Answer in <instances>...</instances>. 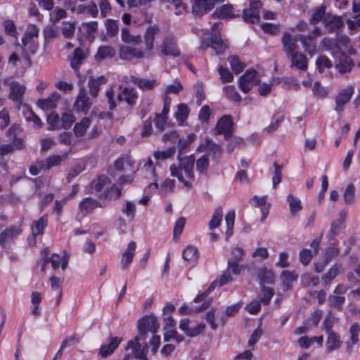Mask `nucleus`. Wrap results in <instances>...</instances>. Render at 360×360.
<instances>
[{
    "label": "nucleus",
    "instance_id": "obj_53",
    "mask_svg": "<svg viewBox=\"0 0 360 360\" xmlns=\"http://www.w3.org/2000/svg\"><path fill=\"white\" fill-rule=\"evenodd\" d=\"M189 109L187 105L181 103L178 105L177 111L175 113L176 120L181 122H184L188 117Z\"/></svg>",
    "mask_w": 360,
    "mask_h": 360
},
{
    "label": "nucleus",
    "instance_id": "obj_5",
    "mask_svg": "<svg viewBox=\"0 0 360 360\" xmlns=\"http://www.w3.org/2000/svg\"><path fill=\"white\" fill-rule=\"evenodd\" d=\"M262 5V2L259 0L250 1L249 8H245L243 12L244 20L252 24L259 22L260 19L259 10Z\"/></svg>",
    "mask_w": 360,
    "mask_h": 360
},
{
    "label": "nucleus",
    "instance_id": "obj_44",
    "mask_svg": "<svg viewBox=\"0 0 360 360\" xmlns=\"http://www.w3.org/2000/svg\"><path fill=\"white\" fill-rule=\"evenodd\" d=\"M110 184V179L108 176L101 175L91 182V186L92 188L94 189L96 192H100L102 191L105 186Z\"/></svg>",
    "mask_w": 360,
    "mask_h": 360
},
{
    "label": "nucleus",
    "instance_id": "obj_61",
    "mask_svg": "<svg viewBox=\"0 0 360 360\" xmlns=\"http://www.w3.org/2000/svg\"><path fill=\"white\" fill-rule=\"evenodd\" d=\"M5 32L13 37H17L18 32L17 31L14 22L11 20H6L4 22Z\"/></svg>",
    "mask_w": 360,
    "mask_h": 360
},
{
    "label": "nucleus",
    "instance_id": "obj_50",
    "mask_svg": "<svg viewBox=\"0 0 360 360\" xmlns=\"http://www.w3.org/2000/svg\"><path fill=\"white\" fill-rule=\"evenodd\" d=\"M226 97L234 102H240L241 97L233 85H228L224 87Z\"/></svg>",
    "mask_w": 360,
    "mask_h": 360
},
{
    "label": "nucleus",
    "instance_id": "obj_17",
    "mask_svg": "<svg viewBox=\"0 0 360 360\" xmlns=\"http://www.w3.org/2000/svg\"><path fill=\"white\" fill-rule=\"evenodd\" d=\"M354 92L352 87H347L342 89L335 98L336 107L335 110L338 113H340L344 110V105L348 103L352 97Z\"/></svg>",
    "mask_w": 360,
    "mask_h": 360
},
{
    "label": "nucleus",
    "instance_id": "obj_26",
    "mask_svg": "<svg viewBox=\"0 0 360 360\" xmlns=\"http://www.w3.org/2000/svg\"><path fill=\"white\" fill-rule=\"evenodd\" d=\"M326 333L328 338L326 340V349L328 352H331L335 349H338L341 346V342L340 336L334 333L332 330H330V326H326Z\"/></svg>",
    "mask_w": 360,
    "mask_h": 360
},
{
    "label": "nucleus",
    "instance_id": "obj_7",
    "mask_svg": "<svg viewBox=\"0 0 360 360\" xmlns=\"http://www.w3.org/2000/svg\"><path fill=\"white\" fill-rule=\"evenodd\" d=\"M161 53L165 56L178 57L180 56V51L177 46L176 37L173 35L166 36L160 46Z\"/></svg>",
    "mask_w": 360,
    "mask_h": 360
},
{
    "label": "nucleus",
    "instance_id": "obj_34",
    "mask_svg": "<svg viewBox=\"0 0 360 360\" xmlns=\"http://www.w3.org/2000/svg\"><path fill=\"white\" fill-rule=\"evenodd\" d=\"M342 58L340 59L339 63L336 64L335 68L341 74L350 71L354 65L352 60L344 53H342Z\"/></svg>",
    "mask_w": 360,
    "mask_h": 360
},
{
    "label": "nucleus",
    "instance_id": "obj_39",
    "mask_svg": "<svg viewBox=\"0 0 360 360\" xmlns=\"http://www.w3.org/2000/svg\"><path fill=\"white\" fill-rule=\"evenodd\" d=\"M213 15L221 19L229 17H239V14L235 15L233 13V6L231 4H225L217 8Z\"/></svg>",
    "mask_w": 360,
    "mask_h": 360
},
{
    "label": "nucleus",
    "instance_id": "obj_62",
    "mask_svg": "<svg viewBox=\"0 0 360 360\" xmlns=\"http://www.w3.org/2000/svg\"><path fill=\"white\" fill-rule=\"evenodd\" d=\"M209 167V160L207 155H203L196 161V169L200 173H206Z\"/></svg>",
    "mask_w": 360,
    "mask_h": 360
},
{
    "label": "nucleus",
    "instance_id": "obj_54",
    "mask_svg": "<svg viewBox=\"0 0 360 360\" xmlns=\"http://www.w3.org/2000/svg\"><path fill=\"white\" fill-rule=\"evenodd\" d=\"M183 258L186 261H195L198 259V250L196 248L188 245L183 252Z\"/></svg>",
    "mask_w": 360,
    "mask_h": 360
},
{
    "label": "nucleus",
    "instance_id": "obj_1",
    "mask_svg": "<svg viewBox=\"0 0 360 360\" xmlns=\"http://www.w3.org/2000/svg\"><path fill=\"white\" fill-rule=\"evenodd\" d=\"M189 143L184 139H179L178 143L179 165L176 166L174 164L169 167L171 175L176 177L178 180L183 183L187 189L192 188V184L195 180L193 173V166L195 163V158L193 155L181 158V152L185 150Z\"/></svg>",
    "mask_w": 360,
    "mask_h": 360
},
{
    "label": "nucleus",
    "instance_id": "obj_11",
    "mask_svg": "<svg viewBox=\"0 0 360 360\" xmlns=\"http://www.w3.org/2000/svg\"><path fill=\"white\" fill-rule=\"evenodd\" d=\"M225 0H194L192 6L193 13L195 15H202L213 9L216 4Z\"/></svg>",
    "mask_w": 360,
    "mask_h": 360
},
{
    "label": "nucleus",
    "instance_id": "obj_19",
    "mask_svg": "<svg viewBox=\"0 0 360 360\" xmlns=\"http://www.w3.org/2000/svg\"><path fill=\"white\" fill-rule=\"evenodd\" d=\"M108 340V343L103 345L99 350V354L103 358H105L113 354L115 350L122 342V338L119 337H110L109 338Z\"/></svg>",
    "mask_w": 360,
    "mask_h": 360
},
{
    "label": "nucleus",
    "instance_id": "obj_2",
    "mask_svg": "<svg viewBox=\"0 0 360 360\" xmlns=\"http://www.w3.org/2000/svg\"><path fill=\"white\" fill-rule=\"evenodd\" d=\"M141 340H143V337L138 335L127 342L125 349L131 350V353H126L123 360H148L147 357L148 346L146 342L141 343Z\"/></svg>",
    "mask_w": 360,
    "mask_h": 360
},
{
    "label": "nucleus",
    "instance_id": "obj_8",
    "mask_svg": "<svg viewBox=\"0 0 360 360\" xmlns=\"http://www.w3.org/2000/svg\"><path fill=\"white\" fill-rule=\"evenodd\" d=\"M8 85L10 87L8 98L16 103L18 105V108H20V105H21L23 102L26 87L24 84L17 81H11L9 82Z\"/></svg>",
    "mask_w": 360,
    "mask_h": 360
},
{
    "label": "nucleus",
    "instance_id": "obj_27",
    "mask_svg": "<svg viewBox=\"0 0 360 360\" xmlns=\"http://www.w3.org/2000/svg\"><path fill=\"white\" fill-rule=\"evenodd\" d=\"M86 58V54L83 49L80 48L75 49L73 56L70 60V65L76 74H79V66L82 64Z\"/></svg>",
    "mask_w": 360,
    "mask_h": 360
},
{
    "label": "nucleus",
    "instance_id": "obj_42",
    "mask_svg": "<svg viewBox=\"0 0 360 360\" xmlns=\"http://www.w3.org/2000/svg\"><path fill=\"white\" fill-rule=\"evenodd\" d=\"M121 37L122 40L127 44L133 43L134 44H139L142 41L141 35H131L129 30L127 27H123L122 29Z\"/></svg>",
    "mask_w": 360,
    "mask_h": 360
},
{
    "label": "nucleus",
    "instance_id": "obj_59",
    "mask_svg": "<svg viewBox=\"0 0 360 360\" xmlns=\"http://www.w3.org/2000/svg\"><path fill=\"white\" fill-rule=\"evenodd\" d=\"M316 65L319 72H322L325 68H330L333 66L332 62L326 56L319 57L316 60Z\"/></svg>",
    "mask_w": 360,
    "mask_h": 360
},
{
    "label": "nucleus",
    "instance_id": "obj_52",
    "mask_svg": "<svg viewBox=\"0 0 360 360\" xmlns=\"http://www.w3.org/2000/svg\"><path fill=\"white\" fill-rule=\"evenodd\" d=\"M344 200L347 204H352L355 200V186L353 184H349L345 188L344 193Z\"/></svg>",
    "mask_w": 360,
    "mask_h": 360
},
{
    "label": "nucleus",
    "instance_id": "obj_22",
    "mask_svg": "<svg viewBox=\"0 0 360 360\" xmlns=\"http://www.w3.org/2000/svg\"><path fill=\"white\" fill-rule=\"evenodd\" d=\"M91 103L87 96L86 91L84 88L79 90L77 100L75 103V108L80 112H87L91 108Z\"/></svg>",
    "mask_w": 360,
    "mask_h": 360
},
{
    "label": "nucleus",
    "instance_id": "obj_46",
    "mask_svg": "<svg viewBox=\"0 0 360 360\" xmlns=\"http://www.w3.org/2000/svg\"><path fill=\"white\" fill-rule=\"evenodd\" d=\"M39 34V28L34 25H30L26 30V32L22 38V43L23 46H26V43L28 39H32L33 37H37Z\"/></svg>",
    "mask_w": 360,
    "mask_h": 360
},
{
    "label": "nucleus",
    "instance_id": "obj_51",
    "mask_svg": "<svg viewBox=\"0 0 360 360\" xmlns=\"http://www.w3.org/2000/svg\"><path fill=\"white\" fill-rule=\"evenodd\" d=\"M105 27L107 30V34L109 37H114L119 31V21L108 19L105 21Z\"/></svg>",
    "mask_w": 360,
    "mask_h": 360
},
{
    "label": "nucleus",
    "instance_id": "obj_60",
    "mask_svg": "<svg viewBox=\"0 0 360 360\" xmlns=\"http://www.w3.org/2000/svg\"><path fill=\"white\" fill-rule=\"evenodd\" d=\"M345 298L343 295L333 294L329 296L328 302L330 307L340 309L342 304L345 302Z\"/></svg>",
    "mask_w": 360,
    "mask_h": 360
},
{
    "label": "nucleus",
    "instance_id": "obj_3",
    "mask_svg": "<svg viewBox=\"0 0 360 360\" xmlns=\"http://www.w3.org/2000/svg\"><path fill=\"white\" fill-rule=\"evenodd\" d=\"M20 224L11 225L0 233V246L6 250H11L17 238L22 233Z\"/></svg>",
    "mask_w": 360,
    "mask_h": 360
},
{
    "label": "nucleus",
    "instance_id": "obj_29",
    "mask_svg": "<svg viewBox=\"0 0 360 360\" xmlns=\"http://www.w3.org/2000/svg\"><path fill=\"white\" fill-rule=\"evenodd\" d=\"M323 22L326 29L330 33L336 32L344 25L342 19L340 17L335 15L328 18L326 17L323 20Z\"/></svg>",
    "mask_w": 360,
    "mask_h": 360
},
{
    "label": "nucleus",
    "instance_id": "obj_14",
    "mask_svg": "<svg viewBox=\"0 0 360 360\" xmlns=\"http://www.w3.org/2000/svg\"><path fill=\"white\" fill-rule=\"evenodd\" d=\"M287 58L290 60V68H295L301 71H306L307 70L308 59L304 53L297 51Z\"/></svg>",
    "mask_w": 360,
    "mask_h": 360
},
{
    "label": "nucleus",
    "instance_id": "obj_41",
    "mask_svg": "<svg viewBox=\"0 0 360 360\" xmlns=\"http://www.w3.org/2000/svg\"><path fill=\"white\" fill-rule=\"evenodd\" d=\"M223 217V210L221 207H218L214 212V214L209 222V229L213 230L221 224Z\"/></svg>",
    "mask_w": 360,
    "mask_h": 360
},
{
    "label": "nucleus",
    "instance_id": "obj_32",
    "mask_svg": "<svg viewBox=\"0 0 360 360\" xmlns=\"http://www.w3.org/2000/svg\"><path fill=\"white\" fill-rule=\"evenodd\" d=\"M257 276L262 286L264 285V283L272 284L274 283L275 276L274 272L266 268L259 269L257 271Z\"/></svg>",
    "mask_w": 360,
    "mask_h": 360
},
{
    "label": "nucleus",
    "instance_id": "obj_9",
    "mask_svg": "<svg viewBox=\"0 0 360 360\" xmlns=\"http://www.w3.org/2000/svg\"><path fill=\"white\" fill-rule=\"evenodd\" d=\"M216 134H224L225 139L232 136L233 120L231 115H224L218 121L214 127Z\"/></svg>",
    "mask_w": 360,
    "mask_h": 360
},
{
    "label": "nucleus",
    "instance_id": "obj_15",
    "mask_svg": "<svg viewBox=\"0 0 360 360\" xmlns=\"http://www.w3.org/2000/svg\"><path fill=\"white\" fill-rule=\"evenodd\" d=\"M121 91L117 95V100L126 102L129 106L133 107L136 103L138 94L134 88H120Z\"/></svg>",
    "mask_w": 360,
    "mask_h": 360
},
{
    "label": "nucleus",
    "instance_id": "obj_12",
    "mask_svg": "<svg viewBox=\"0 0 360 360\" xmlns=\"http://www.w3.org/2000/svg\"><path fill=\"white\" fill-rule=\"evenodd\" d=\"M297 38L298 34L292 37L288 32L283 34L281 38V43L283 50L287 57L298 51V45L297 44V42L299 41V39Z\"/></svg>",
    "mask_w": 360,
    "mask_h": 360
},
{
    "label": "nucleus",
    "instance_id": "obj_30",
    "mask_svg": "<svg viewBox=\"0 0 360 360\" xmlns=\"http://www.w3.org/2000/svg\"><path fill=\"white\" fill-rule=\"evenodd\" d=\"M130 79L132 83L137 85L143 91L151 90L157 84L156 79H141L134 75L130 76Z\"/></svg>",
    "mask_w": 360,
    "mask_h": 360
},
{
    "label": "nucleus",
    "instance_id": "obj_4",
    "mask_svg": "<svg viewBox=\"0 0 360 360\" xmlns=\"http://www.w3.org/2000/svg\"><path fill=\"white\" fill-rule=\"evenodd\" d=\"M160 324L157 317L153 314L146 315L138 321L139 335L143 337V341L146 339L148 332L153 334L158 333Z\"/></svg>",
    "mask_w": 360,
    "mask_h": 360
},
{
    "label": "nucleus",
    "instance_id": "obj_49",
    "mask_svg": "<svg viewBox=\"0 0 360 360\" xmlns=\"http://www.w3.org/2000/svg\"><path fill=\"white\" fill-rule=\"evenodd\" d=\"M288 202H289L290 213L295 214L296 212L300 211L302 208L301 201L299 198H295L292 194H289L287 197Z\"/></svg>",
    "mask_w": 360,
    "mask_h": 360
},
{
    "label": "nucleus",
    "instance_id": "obj_57",
    "mask_svg": "<svg viewBox=\"0 0 360 360\" xmlns=\"http://www.w3.org/2000/svg\"><path fill=\"white\" fill-rule=\"evenodd\" d=\"M122 212L124 214L129 220L134 219L136 211V205L131 202H127L124 207L121 210Z\"/></svg>",
    "mask_w": 360,
    "mask_h": 360
},
{
    "label": "nucleus",
    "instance_id": "obj_18",
    "mask_svg": "<svg viewBox=\"0 0 360 360\" xmlns=\"http://www.w3.org/2000/svg\"><path fill=\"white\" fill-rule=\"evenodd\" d=\"M320 245V239L315 238L311 243L310 246L313 248V251L309 249H303L300 252V260L302 264L307 266L311 262L313 255L317 254Z\"/></svg>",
    "mask_w": 360,
    "mask_h": 360
},
{
    "label": "nucleus",
    "instance_id": "obj_6",
    "mask_svg": "<svg viewBox=\"0 0 360 360\" xmlns=\"http://www.w3.org/2000/svg\"><path fill=\"white\" fill-rule=\"evenodd\" d=\"M179 328L188 337L193 338L202 333L205 328V324L202 322L193 324L188 319H184L180 321Z\"/></svg>",
    "mask_w": 360,
    "mask_h": 360
},
{
    "label": "nucleus",
    "instance_id": "obj_33",
    "mask_svg": "<svg viewBox=\"0 0 360 360\" xmlns=\"http://www.w3.org/2000/svg\"><path fill=\"white\" fill-rule=\"evenodd\" d=\"M107 80L103 76L97 78L90 77L88 82L90 95L94 98L97 97L100 90V86L105 84Z\"/></svg>",
    "mask_w": 360,
    "mask_h": 360
},
{
    "label": "nucleus",
    "instance_id": "obj_48",
    "mask_svg": "<svg viewBox=\"0 0 360 360\" xmlns=\"http://www.w3.org/2000/svg\"><path fill=\"white\" fill-rule=\"evenodd\" d=\"M228 60L230 63L231 70H233V72L235 74L238 75L243 72V70L245 68V65H243V63H242L240 62V60L238 56H230L228 58Z\"/></svg>",
    "mask_w": 360,
    "mask_h": 360
},
{
    "label": "nucleus",
    "instance_id": "obj_20",
    "mask_svg": "<svg viewBox=\"0 0 360 360\" xmlns=\"http://www.w3.org/2000/svg\"><path fill=\"white\" fill-rule=\"evenodd\" d=\"M144 56L143 51L131 46H122L120 50V58L124 60L130 61L134 58H142Z\"/></svg>",
    "mask_w": 360,
    "mask_h": 360
},
{
    "label": "nucleus",
    "instance_id": "obj_24",
    "mask_svg": "<svg viewBox=\"0 0 360 360\" xmlns=\"http://www.w3.org/2000/svg\"><path fill=\"white\" fill-rule=\"evenodd\" d=\"M60 98V95L58 92L54 91L48 98L39 99L37 104L43 110H51L56 108Z\"/></svg>",
    "mask_w": 360,
    "mask_h": 360
},
{
    "label": "nucleus",
    "instance_id": "obj_58",
    "mask_svg": "<svg viewBox=\"0 0 360 360\" xmlns=\"http://www.w3.org/2000/svg\"><path fill=\"white\" fill-rule=\"evenodd\" d=\"M262 296L260 299V302L264 305H266L270 302L271 297L274 295V290L270 287L263 285L262 286Z\"/></svg>",
    "mask_w": 360,
    "mask_h": 360
},
{
    "label": "nucleus",
    "instance_id": "obj_31",
    "mask_svg": "<svg viewBox=\"0 0 360 360\" xmlns=\"http://www.w3.org/2000/svg\"><path fill=\"white\" fill-rule=\"evenodd\" d=\"M48 225V216L43 215L38 220L33 221L32 224V233L34 237L39 235H42L44 232L45 228Z\"/></svg>",
    "mask_w": 360,
    "mask_h": 360
},
{
    "label": "nucleus",
    "instance_id": "obj_21",
    "mask_svg": "<svg viewBox=\"0 0 360 360\" xmlns=\"http://www.w3.org/2000/svg\"><path fill=\"white\" fill-rule=\"evenodd\" d=\"M160 31V29L156 24L150 25L147 27L144 34V42L147 51H152L153 49L155 35H157Z\"/></svg>",
    "mask_w": 360,
    "mask_h": 360
},
{
    "label": "nucleus",
    "instance_id": "obj_16",
    "mask_svg": "<svg viewBox=\"0 0 360 360\" xmlns=\"http://www.w3.org/2000/svg\"><path fill=\"white\" fill-rule=\"evenodd\" d=\"M299 41L301 42L304 51L312 56L316 51V36L312 34H298Z\"/></svg>",
    "mask_w": 360,
    "mask_h": 360
},
{
    "label": "nucleus",
    "instance_id": "obj_43",
    "mask_svg": "<svg viewBox=\"0 0 360 360\" xmlns=\"http://www.w3.org/2000/svg\"><path fill=\"white\" fill-rule=\"evenodd\" d=\"M211 303H212V300L208 299L207 300H205L201 304V306L200 307H198L195 309L189 308L188 306L184 304L181 307H180V308L179 309V311L181 314H192V313H198L200 311H202V310L208 308L210 307V305L211 304Z\"/></svg>",
    "mask_w": 360,
    "mask_h": 360
},
{
    "label": "nucleus",
    "instance_id": "obj_56",
    "mask_svg": "<svg viewBox=\"0 0 360 360\" xmlns=\"http://www.w3.org/2000/svg\"><path fill=\"white\" fill-rule=\"evenodd\" d=\"M225 221L227 226V230L226 231V235L227 237H229L232 235V230L234 225L235 221V211L231 210L229 211L225 216Z\"/></svg>",
    "mask_w": 360,
    "mask_h": 360
},
{
    "label": "nucleus",
    "instance_id": "obj_23",
    "mask_svg": "<svg viewBox=\"0 0 360 360\" xmlns=\"http://www.w3.org/2000/svg\"><path fill=\"white\" fill-rule=\"evenodd\" d=\"M136 248V244L134 241H131L127 248V249L124 251L122 255L121 259V268L123 270L128 269L129 265L133 261L135 250Z\"/></svg>",
    "mask_w": 360,
    "mask_h": 360
},
{
    "label": "nucleus",
    "instance_id": "obj_28",
    "mask_svg": "<svg viewBox=\"0 0 360 360\" xmlns=\"http://www.w3.org/2000/svg\"><path fill=\"white\" fill-rule=\"evenodd\" d=\"M77 14H86L95 18L98 15V9L96 4L94 1H91L87 4L78 5Z\"/></svg>",
    "mask_w": 360,
    "mask_h": 360
},
{
    "label": "nucleus",
    "instance_id": "obj_55",
    "mask_svg": "<svg viewBox=\"0 0 360 360\" xmlns=\"http://www.w3.org/2000/svg\"><path fill=\"white\" fill-rule=\"evenodd\" d=\"M340 274V269L337 266H333L328 272L322 276L325 285H328Z\"/></svg>",
    "mask_w": 360,
    "mask_h": 360
},
{
    "label": "nucleus",
    "instance_id": "obj_47",
    "mask_svg": "<svg viewBox=\"0 0 360 360\" xmlns=\"http://www.w3.org/2000/svg\"><path fill=\"white\" fill-rule=\"evenodd\" d=\"M121 188L113 185L103 193V198L108 200H117L121 196Z\"/></svg>",
    "mask_w": 360,
    "mask_h": 360
},
{
    "label": "nucleus",
    "instance_id": "obj_45",
    "mask_svg": "<svg viewBox=\"0 0 360 360\" xmlns=\"http://www.w3.org/2000/svg\"><path fill=\"white\" fill-rule=\"evenodd\" d=\"M90 120L87 117H84L79 122L76 123L74 127L75 134L77 136H82L86 129L90 125Z\"/></svg>",
    "mask_w": 360,
    "mask_h": 360
},
{
    "label": "nucleus",
    "instance_id": "obj_13",
    "mask_svg": "<svg viewBox=\"0 0 360 360\" xmlns=\"http://www.w3.org/2000/svg\"><path fill=\"white\" fill-rule=\"evenodd\" d=\"M200 150L207 155V158L211 157L212 160H217L221 155V147L214 143L211 139H206L204 143L200 146Z\"/></svg>",
    "mask_w": 360,
    "mask_h": 360
},
{
    "label": "nucleus",
    "instance_id": "obj_37",
    "mask_svg": "<svg viewBox=\"0 0 360 360\" xmlns=\"http://www.w3.org/2000/svg\"><path fill=\"white\" fill-rule=\"evenodd\" d=\"M62 161V158L59 155H51L44 160H39L38 165L40 169L44 170L50 169L52 167L58 165Z\"/></svg>",
    "mask_w": 360,
    "mask_h": 360
},
{
    "label": "nucleus",
    "instance_id": "obj_63",
    "mask_svg": "<svg viewBox=\"0 0 360 360\" xmlns=\"http://www.w3.org/2000/svg\"><path fill=\"white\" fill-rule=\"evenodd\" d=\"M75 121V118L73 115L70 112H64L61 117V125L65 129H68L71 127L73 122Z\"/></svg>",
    "mask_w": 360,
    "mask_h": 360
},
{
    "label": "nucleus",
    "instance_id": "obj_10",
    "mask_svg": "<svg viewBox=\"0 0 360 360\" xmlns=\"http://www.w3.org/2000/svg\"><path fill=\"white\" fill-rule=\"evenodd\" d=\"M258 82L257 72L255 70H249L240 76L239 86L242 91L248 93L254 86L257 84Z\"/></svg>",
    "mask_w": 360,
    "mask_h": 360
},
{
    "label": "nucleus",
    "instance_id": "obj_38",
    "mask_svg": "<svg viewBox=\"0 0 360 360\" xmlns=\"http://www.w3.org/2000/svg\"><path fill=\"white\" fill-rule=\"evenodd\" d=\"M336 44L338 46H342L347 49L349 55H355L356 51L351 46L350 39L345 34H337L335 38Z\"/></svg>",
    "mask_w": 360,
    "mask_h": 360
},
{
    "label": "nucleus",
    "instance_id": "obj_64",
    "mask_svg": "<svg viewBox=\"0 0 360 360\" xmlns=\"http://www.w3.org/2000/svg\"><path fill=\"white\" fill-rule=\"evenodd\" d=\"M218 72L223 83L231 82L233 81V76L228 68H224L222 65H219L218 68Z\"/></svg>",
    "mask_w": 360,
    "mask_h": 360
},
{
    "label": "nucleus",
    "instance_id": "obj_25",
    "mask_svg": "<svg viewBox=\"0 0 360 360\" xmlns=\"http://www.w3.org/2000/svg\"><path fill=\"white\" fill-rule=\"evenodd\" d=\"M99 201L91 198H86L79 204V210L84 214H90L96 207H103Z\"/></svg>",
    "mask_w": 360,
    "mask_h": 360
},
{
    "label": "nucleus",
    "instance_id": "obj_35",
    "mask_svg": "<svg viewBox=\"0 0 360 360\" xmlns=\"http://www.w3.org/2000/svg\"><path fill=\"white\" fill-rule=\"evenodd\" d=\"M115 54V52L112 47L109 46H103L98 48L94 58L97 62H100L104 59L112 58Z\"/></svg>",
    "mask_w": 360,
    "mask_h": 360
},
{
    "label": "nucleus",
    "instance_id": "obj_36",
    "mask_svg": "<svg viewBox=\"0 0 360 360\" xmlns=\"http://www.w3.org/2000/svg\"><path fill=\"white\" fill-rule=\"evenodd\" d=\"M297 278L298 276L293 271L283 270L281 275V278L283 285V290H290L291 288L292 283L296 281Z\"/></svg>",
    "mask_w": 360,
    "mask_h": 360
},
{
    "label": "nucleus",
    "instance_id": "obj_40",
    "mask_svg": "<svg viewBox=\"0 0 360 360\" xmlns=\"http://www.w3.org/2000/svg\"><path fill=\"white\" fill-rule=\"evenodd\" d=\"M210 46L215 51L217 54H221L227 49L226 44L216 34L210 37Z\"/></svg>",
    "mask_w": 360,
    "mask_h": 360
}]
</instances>
